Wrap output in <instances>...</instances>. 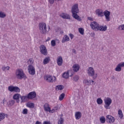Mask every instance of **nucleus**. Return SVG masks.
Listing matches in <instances>:
<instances>
[{"instance_id": "1", "label": "nucleus", "mask_w": 124, "mask_h": 124, "mask_svg": "<svg viewBox=\"0 0 124 124\" xmlns=\"http://www.w3.org/2000/svg\"><path fill=\"white\" fill-rule=\"evenodd\" d=\"M90 27L92 30L97 31H107V26H100L97 22L93 21L90 24Z\"/></svg>"}, {"instance_id": "2", "label": "nucleus", "mask_w": 124, "mask_h": 124, "mask_svg": "<svg viewBox=\"0 0 124 124\" xmlns=\"http://www.w3.org/2000/svg\"><path fill=\"white\" fill-rule=\"evenodd\" d=\"M16 76L17 79L19 80H22V79H26L27 78V76H26V74L24 73V71L22 69H18L16 70Z\"/></svg>"}, {"instance_id": "3", "label": "nucleus", "mask_w": 124, "mask_h": 124, "mask_svg": "<svg viewBox=\"0 0 124 124\" xmlns=\"http://www.w3.org/2000/svg\"><path fill=\"white\" fill-rule=\"evenodd\" d=\"M48 30H47V26L45 23H40L39 24V29L40 32L42 34H46L49 32V30H50V26L48 27Z\"/></svg>"}, {"instance_id": "4", "label": "nucleus", "mask_w": 124, "mask_h": 124, "mask_svg": "<svg viewBox=\"0 0 124 124\" xmlns=\"http://www.w3.org/2000/svg\"><path fill=\"white\" fill-rule=\"evenodd\" d=\"M104 101L105 104L104 106L105 108H106V109H110V105H111L112 103V99L109 97H108L104 100Z\"/></svg>"}, {"instance_id": "5", "label": "nucleus", "mask_w": 124, "mask_h": 124, "mask_svg": "<svg viewBox=\"0 0 124 124\" xmlns=\"http://www.w3.org/2000/svg\"><path fill=\"white\" fill-rule=\"evenodd\" d=\"M45 80H46L47 82H48L49 83H53L55 82L56 80V77H52L50 75H46L44 77Z\"/></svg>"}, {"instance_id": "6", "label": "nucleus", "mask_w": 124, "mask_h": 124, "mask_svg": "<svg viewBox=\"0 0 124 124\" xmlns=\"http://www.w3.org/2000/svg\"><path fill=\"white\" fill-rule=\"evenodd\" d=\"M40 52L42 55H44L45 56H47V55H48L47 48H46V47L43 45H42L40 46Z\"/></svg>"}, {"instance_id": "7", "label": "nucleus", "mask_w": 124, "mask_h": 124, "mask_svg": "<svg viewBox=\"0 0 124 124\" xmlns=\"http://www.w3.org/2000/svg\"><path fill=\"white\" fill-rule=\"evenodd\" d=\"M28 70L29 73L31 75H34L35 74V68L32 65L30 64L28 66Z\"/></svg>"}, {"instance_id": "8", "label": "nucleus", "mask_w": 124, "mask_h": 124, "mask_svg": "<svg viewBox=\"0 0 124 124\" xmlns=\"http://www.w3.org/2000/svg\"><path fill=\"white\" fill-rule=\"evenodd\" d=\"M72 14L74 13H79V7L78 6V4H75L71 9Z\"/></svg>"}, {"instance_id": "9", "label": "nucleus", "mask_w": 124, "mask_h": 124, "mask_svg": "<svg viewBox=\"0 0 124 124\" xmlns=\"http://www.w3.org/2000/svg\"><path fill=\"white\" fill-rule=\"evenodd\" d=\"M106 120L107 123H109V124H113L115 122V118L110 115L106 116Z\"/></svg>"}, {"instance_id": "10", "label": "nucleus", "mask_w": 124, "mask_h": 124, "mask_svg": "<svg viewBox=\"0 0 124 124\" xmlns=\"http://www.w3.org/2000/svg\"><path fill=\"white\" fill-rule=\"evenodd\" d=\"M87 73L89 76H91V77L94 76L95 72L93 68L92 67H89L87 70Z\"/></svg>"}, {"instance_id": "11", "label": "nucleus", "mask_w": 124, "mask_h": 124, "mask_svg": "<svg viewBox=\"0 0 124 124\" xmlns=\"http://www.w3.org/2000/svg\"><path fill=\"white\" fill-rule=\"evenodd\" d=\"M110 13L111 12L107 10H106L104 12V16H105L106 20L107 22H109L110 20Z\"/></svg>"}, {"instance_id": "12", "label": "nucleus", "mask_w": 124, "mask_h": 124, "mask_svg": "<svg viewBox=\"0 0 124 124\" xmlns=\"http://www.w3.org/2000/svg\"><path fill=\"white\" fill-rule=\"evenodd\" d=\"M27 95L28 96V99H33L36 97V93L35 92H30Z\"/></svg>"}, {"instance_id": "13", "label": "nucleus", "mask_w": 124, "mask_h": 124, "mask_svg": "<svg viewBox=\"0 0 124 124\" xmlns=\"http://www.w3.org/2000/svg\"><path fill=\"white\" fill-rule=\"evenodd\" d=\"M44 108L46 112H49V113L52 112V110H51V108H50V105L47 103H45L44 105Z\"/></svg>"}, {"instance_id": "14", "label": "nucleus", "mask_w": 124, "mask_h": 124, "mask_svg": "<svg viewBox=\"0 0 124 124\" xmlns=\"http://www.w3.org/2000/svg\"><path fill=\"white\" fill-rule=\"evenodd\" d=\"M96 15L98 16V17H103L104 16L103 11L100 9H97L95 11Z\"/></svg>"}, {"instance_id": "15", "label": "nucleus", "mask_w": 124, "mask_h": 124, "mask_svg": "<svg viewBox=\"0 0 124 124\" xmlns=\"http://www.w3.org/2000/svg\"><path fill=\"white\" fill-rule=\"evenodd\" d=\"M62 56L58 57L57 60L58 65H59V66H62Z\"/></svg>"}, {"instance_id": "16", "label": "nucleus", "mask_w": 124, "mask_h": 124, "mask_svg": "<svg viewBox=\"0 0 124 124\" xmlns=\"http://www.w3.org/2000/svg\"><path fill=\"white\" fill-rule=\"evenodd\" d=\"M21 98V95L20 94H15L13 96L14 99H15L17 102V103H19L20 102V100H19V98Z\"/></svg>"}, {"instance_id": "17", "label": "nucleus", "mask_w": 124, "mask_h": 124, "mask_svg": "<svg viewBox=\"0 0 124 124\" xmlns=\"http://www.w3.org/2000/svg\"><path fill=\"white\" fill-rule=\"evenodd\" d=\"M78 13L72 14V17H73L74 19L78 20V21H82V19L81 18V17H80L79 15H78Z\"/></svg>"}, {"instance_id": "18", "label": "nucleus", "mask_w": 124, "mask_h": 124, "mask_svg": "<svg viewBox=\"0 0 124 124\" xmlns=\"http://www.w3.org/2000/svg\"><path fill=\"white\" fill-rule=\"evenodd\" d=\"M60 17L63 19H70V16L69 15L63 13L60 15Z\"/></svg>"}, {"instance_id": "19", "label": "nucleus", "mask_w": 124, "mask_h": 124, "mask_svg": "<svg viewBox=\"0 0 124 124\" xmlns=\"http://www.w3.org/2000/svg\"><path fill=\"white\" fill-rule=\"evenodd\" d=\"M82 117V113L80 111H78L75 113V117L77 120H80Z\"/></svg>"}, {"instance_id": "20", "label": "nucleus", "mask_w": 124, "mask_h": 124, "mask_svg": "<svg viewBox=\"0 0 124 124\" xmlns=\"http://www.w3.org/2000/svg\"><path fill=\"white\" fill-rule=\"evenodd\" d=\"M69 37L67 35H65L64 37L62 38V43H64L65 42H67V41H69Z\"/></svg>"}, {"instance_id": "21", "label": "nucleus", "mask_w": 124, "mask_h": 124, "mask_svg": "<svg viewBox=\"0 0 124 124\" xmlns=\"http://www.w3.org/2000/svg\"><path fill=\"white\" fill-rule=\"evenodd\" d=\"M73 68L74 72H77L80 69V66L78 64H74Z\"/></svg>"}, {"instance_id": "22", "label": "nucleus", "mask_w": 124, "mask_h": 124, "mask_svg": "<svg viewBox=\"0 0 124 124\" xmlns=\"http://www.w3.org/2000/svg\"><path fill=\"white\" fill-rule=\"evenodd\" d=\"M20 98L21 99V102H25L27 101L28 99H29V97L28 95L26 96H20Z\"/></svg>"}, {"instance_id": "23", "label": "nucleus", "mask_w": 124, "mask_h": 124, "mask_svg": "<svg viewBox=\"0 0 124 124\" xmlns=\"http://www.w3.org/2000/svg\"><path fill=\"white\" fill-rule=\"evenodd\" d=\"M70 71H68L66 73L65 72L62 74L63 78H65V79H67L69 78V73Z\"/></svg>"}, {"instance_id": "24", "label": "nucleus", "mask_w": 124, "mask_h": 124, "mask_svg": "<svg viewBox=\"0 0 124 124\" xmlns=\"http://www.w3.org/2000/svg\"><path fill=\"white\" fill-rule=\"evenodd\" d=\"M50 57H46L43 61L44 64H47V63H49V62H50Z\"/></svg>"}, {"instance_id": "25", "label": "nucleus", "mask_w": 124, "mask_h": 124, "mask_svg": "<svg viewBox=\"0 0 124 124\" xmlns=\"http://www.w3.org/2000/svg\"><path fill=\"white\" fill-rule=\"evenodd\" d=\"M5 117H7V114H4L3 113H0V122L2 121L5 118Z\"/></svg>"}, {"instance_id": "26", "label": "nucleus", "mask_w": 124, "mask_h": 124, "mask_svg": "<svg viewBox=\"0 0 124 124\" xmlns=\"http://www.w3.org/2000/svg\"><path fill=\"white\" fill-rule=\"evenodd\" d=\"M6 17V14L2 11H0V18H5Z\"/></svg>"}, {"instance_id": "27", "label": "nucleus", "mask_w": 124, "mask_h": 124, "mask_svg": "<svg viewBox=\"0 0 124 124\" xmlns=\"http://www.w3.org/2000/svg\"><path fill=\"white\" fill-rule=\"evenodd\" d=\"M60 106L59 105H57L56 107H54V109L51 110V113H54L55 111H57V110H60Z\"/></svg>"}, {"instance_id": "28", "label": "nucleus", "mask_w": 124, "mask_h": 124, "mask_svg": "<svg viewBox=\"0 0 124 124\" xmlns=\"http://www.w3.org/2000/svg\"><path fill=\"white\" fill-rule=\"evenodd\" d=\"M27 106L29 108H34V104L33 103H29L27 104Z\"/></svg>"}, {"instance_id": "29", "label": "nucleus", "mask_w": 124, "mask_h": 124, "mask_svg": "<svg viewBox=\"0 0 124 124\" xmlns=\"http://www.w3.org/2000/svg\"><path fill=\"white\" fill-rule=\"evenodd\" d=\"M100 121L101 124H104L105 122H106V119H105V117H104V116H102L100 118Z\"/></svg>"}, {"instance_id": "30", "label": "nucleus", "mask_w": 124, "mask_h": 124, "mask_svg": "<svg viewBox=\"0 0 124 124\" xmlns=\"http://www.w3.org/2000/svg\"><path fill=\"white\" fill-rule=\"evenodd\" d=\"M8 91H9V92H11V93H12L13 92H14V86L12 85L9 86L8 87Z\"/></svg>"}, {"instance_id": "31", "label": "nucleus", "mask_w": 124, "mask_h": 124, "mask_svg": "<svg viewBox=\"0 0 124 124\" xmlns=\"http://www.w3.org/2000/svg\"><path fill=\"white\" fill-rule=\"evenodd\" d=\"M118 115L120 119H122L123 117H124V115L123 114V112L122 111V110L121 109L118 110Z\"/></svg>"}, {"instance_id": "32", "label": "nucleus", "mask_w": 124, "mask_h": 124, "mask_svg": "<svg viewBox=\"0 0 124 124\" xmlns=\"http://www.w3.org/2000/svg\"><path fill=\"white\" fill-rule=\"evenodd\" d=\"M14 92L16 93H20V88L17 86H14Z\"/></svg>"}, {"instance_id": "33", "label": "nucleus", "mask_w": 124, "mask_h": 124, "mask_svg": "<svg viewBox=\"0 0 124 124\" xmlns=\"http://www.w3.org/2000/svg\"><path fill=\"white\" fill-rule=\"evenodd\" d=\"M56 87L59 91H62V90H63L64 88V86L62 85H58Z\"/></svg>"}, {"instance_id": "34", "label": "nucleus", "mask_w": 124, "mask_h": 124, "mask_svg": "<svg viewBox=\"0 0 124 124\" xmlns=\"http://www.w3.org/2000/svg\"><path fill=\"white\" fill-rule=\"evenodd\" d=\"M65 95V94H64V93H62L59 96V100H60V101H62V99L64 98Z\"/></svg>"}, {"instance_id": "35", "label": "nucleus", "mask_w": 124, "mask_h": 124, "mask_svg": "<svg viewBox=\"0 0 124 124\" xmlns=\"http://www.w3.org/2000/svg\"><path fill=\"white\" fill-rule=\"evenodd\" d=\"M84 29L82 28H80L78 29V31L79 33H80V34H81L82 35H84Z\"/></svg>"}, {"instance_id": "36", "label": "nucleus", "mask_w": 124, "mask_h": 124, "mask_svg": "<svg viewBox=\"0 0 124 124\" xmlns=\"http://www.w3.org/2000/svg\"><path fill=\"white\" fill-rule=\"evenodd\" d=\"M10 69V67H9V66H7L6 67L3 66L2 67V70H3V71H5V70H9Z\"/></svg>"}, {"instance_id": "37", "label": "nucleus", "mask_w": 124, "mask_h": 124, "mask_svg": "<svg viewBox=\"0 0 124 124\" xmlns=\"http://www.w3.org/2000/svg\"><path fill=\"white\" fill-rule=\"evenodd\" d=\"M115 71H117L118 72H120V71H122V68H121L118 65H117V66L115 68Z\"/></svg>"}, {"instance_id": "38", "label": "nucleus", "mask_w": 124, "mask_h": 124, "mask_svg": "<svg viewBox=\"0 0 124 124\" xmlns=\"http://www.w3.org/2000/svg\"><path fill=\"white\" fill-rule=\"evenodd\" d=\"M103 103V101L102 100V99H101V98H98L97 99V104H102V103Z\"/></svg>"}, {"instance_id": "39", "label": "nucleus", "mask_w": 124, "mask_h": 124, "mask_svg": "<svg viewBox=\"0 0 124 124\" xmlns=\"http://www.w3.org/2000/svg\"><path fill=\"white\" fill-rule=\"evenodd\" d=\"M63 122H64V120H63V118H62L61 117L60 118V119L58 121V124H63Z\"/></svg>"}, {"instance_id": "40", "label": "nucleus", "mask_w": 124, "mask_h": 124, "mask_svg": "<svg viewBox=\"0 0 124 124\" xmlns=\"http://www.w3.org/2000/svg\"><path fill=\"white\" fill-rule=\"evenodd\" d=\"M51 45L52 47H55V46H56V41H55V40H52L51 41Z\"/></svg>"}, {"instance_id": "41", "label": "nucleus", "mask_w": 124, "mask_h": 124, "mask_svg": "<svg viewBox=\"0 0 124 124\" xmlns=\"http://www.w3.org/2000/svg\"><path fill=\"white\" fill-rule=\"evenodd\" d=\"M73 80L75 82H77V81H78V80H79V76H75V77H74L73 78Z\"/></svg>"}, {"instance_id": "42", "label": "nucleus", "mask_w": 124, "mask_h": 124, "mask_svg": "<svg viewBox=\"0 0 124 124\" xmlns=\"http://www.w3.org/2000/svg\"><path fill=\"white\" fill-rule=\"evenodd\" d=\"M22 114H23L24 115H27V114H28V109L24 108L23 110Z\"/></svg>"}, {"instance_id": "43", "label": "nucleus", "mask_w": 124, "mask_h": 124, "mask_svg": "<svg viewBox=\"0 0 124 124\" xmlns=\"http://www.w3.org/2000/svg\"><path fill=\"white\" fill-rule=\"evenodd\" d=\"M118 29L121 31H124V24L119 26Z\"/></svg>"}, {"instance_id": "44", "label": "nucleus", "mask_w": 124, "mask_h": 124, "mask_svg": "<svg viewBox=\"0 0 124 124\" xmlns=\"http://www.w3.org/2000/svg\"><path fill=\"white\" fill-rule=\"evenodd\" d=\"M84 82L85 85H87V86H90V85H91L90 82L89 81V80L88 79H85Z\"/></svg>"}, {"instance_id": "45", "label": "nucleus", "mask_w": 124, "mask_h": 124, "mask_svg": "<svg viewBox=\"0 0 124 124\" xmlns=\"http://www.w3.org/2000/svg\"><path fill=\"white\" fill-rule=\"evenodd\" d=\"M14 103H15V101L13 100H11L9 101V105L11 106H12L13 105H14Z\"/></svg>"}, {"instance_id": "46", "label": "nucleus", "mask_w": 124, "mask_h": 124, "mask_svg": "<svg viewBox=\"0 0 124 124\" xmlns=\"http://www.w3.org/2000/svg\"><path fill=\"white\" fill-rule=\"evenodd\" d=\"M118 65H119L121 68H122V67H124V62L122 63H120L118 64Z\"/></svg>"}, {"instance_id": "47", "label": "nucleus", "mask_w": 124, "mask_h": 124, "mask_svg": "<svg viewBox=\"0 0 124 124\" xmlns=\"http://www.w3.org/2000/svg\"><path fill=\"white\" fill-rule=\"evenodd\" d=\"M69 36L71 38V39H73V38L74 37V35L71 33L69 34Z\"/></svg>"}, {"instance_id": "48", "label": "nucleus", "mask_w": 124, "mask_h": 124, "mask_svg": "<svg viewBox=\"0 0 124 124\" xmlns=\"http://www.w3.org/2000/svg\"><path fill=\"white\" fill-rule=\"evenodd\" d=\"M49 3H50V4H53V3H54L55 0H48Z\"/></svg>"}, {"instance_id": "49", "label": "nucleus", "mask_w": 124, "mask_h": 124, "mask_svg": "<svg viewBox=\"0 0 124 124\" xmlns=\"http://www.w3.org/2000/svg\"><path fill=\"white\" fill-rule=\"evenodd\" d=\"M43 124H51L50 122L45 121L44 122Z\"/></svg>"}, {"instance_id": "50", "label": "nucleus", "mask_w": 124, "mask_h": 124, "mask_svg": "<svg viewBox=\"0 0 124 124\" xmlns=\"http://www.w3.org/2000/svg\"><path fill=\"white\" fill-rule=\"evenodd\" d=\"M88 20H89V21H93V18H92L91 17H88L87 18Z\"/></svg>"}, {"instance_id": "51", "label": "nucleus", "mask_w": 124, "mask_h": 124, "mask_svg": "<svg viewBox=\"0 0 124 124\" xmlns=\"http://www.w3.org/2000/svg\"><path fill=\"white\" fill-rule=\"evenodd\" d=\"M97 77V75H95L94 77H93V79H95Z\"/></svg>"}, {"instance_id": "52", "label": "nucleus", "mask_w": 124, "mask_h": 124, "mask_svg": "<svg viewBox=\"0 0 124 124\" xmlns=\"http://www.w3.org/2000/svg\"><path fill=\"white\" fill-rule=\"evenodd\" d=\"M73 52L74 53V54H76V50L75 49H73Z\"/></svg>"}, {"instance_id": "53", "label": "nucleus", "mask_w": 124, "mask_h": 124, "mask_svg": "<svg viewBox=\"0 0 124 124\" xmlns=\"http://www.w3.org/2000/svg\"><path fill=\"white\" fill-rule=\"evenodd\" d=\"M6 101V100H5V99L4 98V99H3V104H4V102H5Z\"/></svg>"}, {"instance_id": "54", "label": "nucleus", "mask_w": 124, "mask_h": 124, "mask_svg": "<svg viewBox=\"0 0 124 124\" xmlns=\"http://www.w3.org/2000/svg\"><path fill=\"white\" fill-rule=\"evenodd\" d=\"M50 40V37H48L47 39L46 40V41H49Z\"/></svg>"}, {"instance_id": "55", "label": "nucleus", "mask_w": 124, "mask_h": 124, "mask_svg": "<svg viewBox=\"0 0 124 124\" xmlns=\"http://www.w3.org/2000/svg\"><path fill=\"white\" fill-rule=\"evenodd\" d=\"M92 80H90L89 81V83H90V85H91V83H92Z\"/></svg>"}, {"instance_id": "56", "label": "nucleus", "mask_w": 124, "mask_h": 124, "mask_svg": "<svg viewBox=\"0 0 124 124\" xmlns=\"http://www.w3.org/2000/svg\"><path fill=\"white\" fill-rule=\"evenodd\" d=\"M29 61L30 62H31V60L29 59Z\"/></svg>"}, {"instance_id": "57", "label": "nucleus", "mask_w": 124, "mask_h": 124, "mask_svg": "<svg viewBox=\"0 0 124 124\" xmlns=\"http://www.w3.org/2000/svg\"><path fill=\"white\" fill-rule=\"evenodd\" d=\"M112 79H115V77L114 76L112 77Z\"/></svg>"}, {"instance_id": "58", "label": "nucleus", "mask_w": 124, "mask_h": 124, "mask_svg": "<svg viewBox=\"0 0 124 124\" xmlns=\"http://www.w3.org/2000/svg\"><path fill=\"white\" fill-rule=\"evenodd\" d=\"M73 75V74H72L71 75H70V77L72 76Z\"/></svg>"}, {"instance_id": "59", "label": "nucleus", "mask_w": 124, "mask_h": 124, "mask_svg": "<svg viewBox=\"0 0 124 124\" xmlns=\"http://www.w3.org/2000/svg\"><path fill=\"white\" fill-rule=\"evenodd\" d=\"M92 83H93L94 82V81L92 80Z\"/></svg>"}, {"instance_id": "60", "label": "nucleus", "mask_w": 124, "mask_h": 124, "mask_svg": "<svg viewBox=\"0 0 124 124\" xmlns=\"http://www.w3.org/2000/svg\"><path fill=\"white\" fill-rule=\"evenodd\" d=\"M63 115L62 114H61V117H62Z\"/></svg>"}]
</instances>
